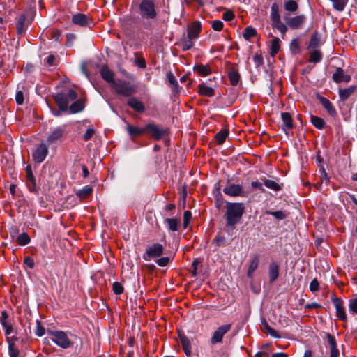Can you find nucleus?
Segmentation results:
<instances>
[{
  "label": "nucleus",
  "mask_w": 357,
  "mask_h": 357,
  "mask_svg": "<svg viewBox=\"0 0 357 357\" xmlns=\"http://www.w3.org/2000/svg\"><path fill=\"white\" fill-rule=\"evenodd\" d=\"M225 218L227 225L234 229L235 226L240 222L245 212V206L241 202H227Z\"/></svg>",
  "instance_id": "nucleus-1"
},
{
  "label": "nucleus",
  "mask_w": 357,
  "mask_h": 357,
  "mask_svg": "<svg viewBox=\"0 0 357 357\" xmlns=\"http://www.w3.org/2000/svg\"><path fill=\"white\" fill-rule=\"evenodd\" d=\"M47 333L50 335L52 341L62 349H68L73 346V342L68 335H71L70 333L63 331H48Z\"/></svg>",
  "instance_id": "nucleus-2"
},
{
  "label": "nucleus",
  "mask_w": 357,
  "mask_h": 357,
  "mask_svg": "<svg viewBox=\"0 0 357 357\" xmlns=\"http://www.w3.org/2000/svg\"><path fill=\"white\" fill-rule=\"evenodd\" d=\"M77 98V93L73 89H68L63 92L59 93L54 96L55 102L59 108L62 111L68 109L70 102L75 101Z\"/></svg>",
  "instance_id": "nucleus-3"
},
{
  "label": "nucleus",
  "mask_w": 357,
  "mask_h": 357,
  "mask_svg": "<svg viewBox=\"0 0 357 357\" xmlns=\"http://www.w3.org/2000/svg\"><path fill=\"white\" fill-rule=\"evenodd\" d=\"M271 20L273 28L278 30L281 33L282 38L284 39L288 28L287 26L281 21L278 5L276 3H273L271 5Z\"/></svg>",
  "instance_id": "nucleus-4"
},
{
  "label": "nucleus",
  "mask_w": 357,
  "mask_h": 357,
  "mask_svg": "<svg viewBox=\"0 0 357 357\" xmlns=\"http://www.w3.org/2000/svg\"><path fill=\"white\" fill-rule=\"evenodd\" d=\"M139 10L143 19L153 20L158 15L155 5L151 0H142L139 5Z\"/></svg>",
  "instance_id": "nucleus-5"
},
{
  "label": "nucleus",
  "mask_w": 357,
  "mask_h": 357,
  "mask_svg": "<svg viewBox=\"0 0 357 357\" xmlns=\"http://www.w3.org/2000/svg\"><path fill=\"white\" fill-rule=\"evenodd\" d=\"M112 88L116 93L124 97H129L136 91V87L133 84L123 79L116 80Z\"/></svg>",
  "instance_id": "nucleus-6"
},
{
  "label": "nucleus",
  "mask_w": 357,
  "mask_h": 357,
  "mask_svg": "<svg viewBox=\"0 0 357 357\" xmlns=\"http://www.w3.org/2000/svg\"><path fill=\"white\" fill-rule=\"evenodd\" d=\"M67 134L65 125L53 128L47 137V144L50 145L61 143L66 139Z\"/></svg>",
  "instance_id": "nucleus-7"
},
{
  "label": "nucleus",
  "mask_w": 357,
  "mask_h": 357,
  "mask_svg": "<svg viewBox=\"0 0 357 357\" xmlns=\"http://www.w3.org/2000/svg\"><path fill=\"white\" fill-rule=\"evenodd\" d=\"M49 153V145L45 143H40L36 146L32 151V158L36 163L43 162Z\"/></svg>",
  "instance_id": "nucleus-8"
},
{
  "label": "nucleus",
  "mask_w": 357,
  "mask_h": 357,
  "mask_svg": "<svg viewBox=\"0 0 357 357\" xmlns=\"http://www.w3.org/2000/svg\"><path fill=\"white\" fill-rule=\"evenodd\" d=\"M284 20L286 24L291 29H301L303 28V24L306 21V17L304 15H300L296 16H291L289 14H286L284 16Z\"/></svg>",
  "instance_id": "nucleus-9"
},
{
  "label": "nucleus",
  "mask_w": 357,
  "mask_h": 357,
  "mask_svg": "<svg viewBox=\"0 0 357 357\" xmlns=\"http://www.w3.org/2000/svg\"><path fill=\"white\" fill-rule=\"evenodd\" d=\"M164 252V247L160 243H153L149 246L143 255V259L145 261H149L153 258H157L160 257Z\"/></svg>",
  "instance_id": "nucleus-10"
},
{
  "label": "nucleus",
  "mask_w": 357,
  "mask_h": 357,
  "mask_svg": "<svg viewBox=\"0 0 357 357\" xmlns=\"http://www.w3.org/2000/svg\"><path fill=\"white\" fill-rule=\"evenodd\" d=\"M231 328V325L228 324L225 325L220 326L218 327L213 333L211 339V344H216L218 343H221L222 342V338L224 335L230 331Z\"/></svg>",
  "instance_id": "nucleus-11"
},
{
  "label": "nucleus",
  "mask_w": 357,
  "mask_h": 357,
  "mask_svg": "<svg viewBox=\"0 0 357 357\" xmlns=\"http://www.w3.org/2000/svg\"><path fill=\"white\" fill-rule=\"evenodd\" d=\"M223 192L230 197L244 196L243 187L238 184H229L223 188Z\"/></svg>",
  "instance_id": "nucleus-12"
},
{
  "label": "nucleus",
  "mask_w": 357,
  "mask_h": 357,
  "mask_svg": "<svg viewBox=\"0 0 357 357\" xmlns=\"http://www.w3.org/2000/svg\"><path fill=\"white\" fill-rule=\"evenodd\" d=\"M144 129L145 132H150L151 136L156 139H161L165 134V130L160 128L158 125L153 123L146 124Z\"/></svg>",
  "instance_id": "nucleus-13"
},
{
  "label": "nucleus",
  "mask_w": 357,
  "mask_h": 357,
  "mask_svg": "<svg viewBox=\"0 0 357 357\" xmlns=\"http://www.w3.org/2000/svg\"><path fill=\"white\" fill-rule=\"evenodd\" d=\"M335 308L336 315L339 319L342 321L347 320V316L343 306V301L335 296L331 298Z\"/></svg>",
  "instance_id": "nucleus-14"
},
{
  "label": "nucleus",
  "mask_w": 357,
  "mask_h": 357,
  "mask_svg": "<svg viewBox=\"0 0 357 357\" xmlns=\"http://www.w3.org/2000/svg\"><path fill=\"white\" fill-rule=\"evenodd\" d=\"M26 185L31 192L36 194L38 193V189L36 187V181L32 172L31 166L27 165L26 167Z\"/></svg>",
  "instance_id": "nucleus-15"
},
{
  "label": "nucleus",
  "mask_w": 357,
  "mask_h": 357,
  "mask_svg": "<svg viewBox=\"0 0 357 357\" xmlns=\"http://www.w3.org/2000/svg\"><path fill=\"white\" fill-rule=\"evenodd\" d=\"M333 79L336 83L349 82L351 80V76L344 73L341 68H337L333 75Z\"/></svg>",
  "instance_id": "nucleus-16"
},
{
  "label": "nucleus",
  "mask_w": 357,
  "mask_h": 357,
  "mask_svg": "<svg viewBox=\"0 0 357 357\" xmlns=\"http://www.w3.org/2000/svg\"><path fill=\"white\" fill-rule=\"evenodd\" d=\"M90 18L84 13H77L72 16L73 24L79 26H88Z\"/></svg>",
  "instance_id": "nucleus-17"
},
{
  "label": "nucleus",
  "mask_w": 357,
  "mask_h": 357,
  "mask_svg": "<svg viewBox=\"0 0 357 357\" xmlns=\"http://www.w3.org/2000/svg\"><path fill=\"white\" fill-rule=\"evenodd\" d=\"M6 340L8 344V353L10 357H18L20 355V351L15 344V342L17 340V337L15 336L8 337Z\"/></svg>",
  "instance_id": "nucleus-18"
},
{
  "label": "nucleus",
  "mask_w": 357,
  "mask_h": 357,
  "mask_svg": "<svg viewBox=\"0 0 357 357\" xmlns=\"http://www.w3.org/2000/svg\"><path fill=\"white\" fill-rule=\"evenodd\" d=\"M201 24L199 22H193L188 29V37L190 39H196L201 31Z\"/></svg>",
  "instance_id": "nucleus-19"
},
{
  "label": "nucleus",
  "mask_w": 357,
  "mask_h": 357,
  "mask_svg": "<svg viewBox=\"0 0 357 357\" xmlns=\"http://www.w3.org/2000/svg\"><path fill=\"white\" fill-rule=\"evenodd\" d=\"M100 74L102 78L108 83L114 84L116 80L114 79V73L112 70L109 69L107 66H102L100 69Z\"/></svg>",
  "instance_id": "nucleus-20"
},
{
  "label": "nucleus",
  "mask_w": 357,
  "mask_h": 357,
  "mask_svg": "<svg viewBox=\"0 0 357 357\" xmlns=\"http://www.w3.org/2000/svg\"><path fill=\"white\" fill-rule=\"evenodd\" d=\"M318 99L321 102V105L327 111V112L332 116H335L337 114L336 110L334 108L332 103L325 97L318 96Z\"/></svg>",
  "instance_id": "nucleus-21"
},
{
  "label": "nucleus",
  "mask_w": 357,
  "mask_h": 357,
  "mask_svg": "<svg viewBox=\"0 0 357 357\" xmlns=\"http://www.w3.org/2000/svg\"><path fill=\"white\" fill-rule=\"evenodd\" d=\"M178 337L185 354L189 356L191 354V342L190 340L185 334L181 333H178Z\"/></svg>",
  "instance_id": "nucleus-22"
},
{
  "label": "nucleus",
  "mask_w": 357,
  "mask_h": 357,
  "mask_svg": "<svg viewBox=\"0 0 357 357\" xmlns=\"http://www.w3.org/2000/svg\"><path fill=\"white\" fill-rule=\"evenodd\" d=\"M269 281L273 282L279 275V265L275 261L270 263L268 266Z\"/></svg>",
  "instance_id": "nucleus-23"
},
{
  "label": "nucleus",
  "mask_w": 357,
  "mask_h": 357,
  "mask_svg": "<svg viewBox=\"0 0 357 357\" xmlns=\"http://www.w3.org/2000/svg\"><path fill=\"white\" fill-rule=\"evenodd\" d=\"M128 105L138 112L144 111L145 107L142 102L139 101L135 97L130 98L128 100Z\"/></svg>",
  "instance_id": "nucleus-24"
},
{
  "label": "nucleus",
  "mask_w": 357,
  "mask_h": 357,
  "mask_svg": "<svg viewBox=\"0 0 357 357\" xmlns=\"http://www.w3.org/2000/svg\"><path fill=\"white\" fill-rule=\"evenodd\" d=\"M198 93L201 96L212 97L215 95V90L205 83H201L198 85Z\"/></svg>",
  "instance_id": "nucleus-25"
},
{
  "label": "nucleus",
  "mask_w": 357,
  "mask_h": 357,
  "mask_svg": "<svg viewBox=\"0 0 357 357\" xmlns=\"http://www.w3.org/2000/svg\"><path fill=\"white\" fill-rule=\"evenodd\" d=\"M327 340L328 343L331 347V354L330 357H338L339 356V350L337 348L336 341L335 337L329 333H327Z\"/></svg>",
  "instance_id": "nucleus-26"
},
{
  "label": "nucleus",
  "mask_w": 357,
  "mask_h": 357,
  "mask_svg": "<svg viewBox=\"0 0 357 357\" xmlns=\"http://www.w3.org/2000/svg\"><path fill=\"white\" fill-rule=\"evenodd\" d=\"M356 86H350L347 89H339L338 93L340 98L342 101H345L347 100L356 91Z\"/></svg>",
  "instance_id": "nucleus-27"
},
{
  "label": "nucleus",
  "mask_w": 357,
  "mask_h": 357,
  "mask_svg": "<svg viewBox=\"0 0 357 357\" xmlns=\"http://www.w3.org/2000/svg\"><path fill=\"white\" fill-rule=\"evenodd\" d=\"M259 263V257L257 255H255L250 261L248 270V277L252 278L253 273L257 268Z\"/></svg>",
  "instance_id": "nucleus-28"
},
{
  "label": "nucleus",
  "mask_w": 357,
  "mask_h": 357,
  "mask_svg": "<svg viewBox=\"0 0 357 357\" xmlns=\"http://www.w3.org/2000/svg\"><path fill=\"white\" fill-rule=\"evenodd\" d=\"M262 181L266 188L274 191H278L282 189V184H279L276 181L266 178H262Z\"/></svg>",
  "instance_id": "nucleus-29"
},
{
  "label": "nucleus",
  "mask_w": 357,
  "mask_h": 357,
  "mask_svg": "<svg viewBox=\"0 0 357 357\" xmlns=\"http://www.w3.org/2000/svg\"><path fill=\"white\" fill-rule=\"evenodd\" d=\"M194 70L201 76H207L211 73V70L208 65H196L194 67Z\"/></svg>",
  "instance_id": "nucleus-30"
},
{
  "label": "nucleus",
  "mask_w": 357,
  "mask_h": 357,
  "mask_svg": "<svg viewBox=\"0 0 357 357\" xmlns=\"http://www.w3.org/2000/svg\"><path fill=\"white\" fill-rule=\"evenodd\" d=\"M320 45H321L320 36L317 32H315L310 37L307 48L308 49L316 48V47H318Z\"/></svg>",
  "instance_id": "nucleus-31"
},
{
  "label": "nucleus",
  "mask_w": 357,
  "mask_h": 357,
  "mask_svg": "<svg viewBox=\"0 0 357 357\" xmlns=\"http://www.w3.org/2000/svg\"><path fill=\"white\" fill-rule=\"evenodd\" d=\"M127 131L130 135L132 137H135L137 135H142L145 133V129L141 128L137 126H133L132 125L128 124L127 126Z\"/></svg>",
  "instance_id": "nucleus-32"
},
{
  "label": "nucleus",
  "mask_w": 357,
  "mask_h": 357,
  "mask_svg": "<svg viewBox=\"0 0 357 357\" xmlns=\"http://www.w3.org/2000/svg\"><path fill=\"white\" fill-rule=\"evenodd\" d=\"M280 50V40L278 37H274L271 45V55L275 56Z\"/></svg>",
  "instance_id": "nucleus-33"
},
{
  "label": "nucleus",
  "mask_w": 357,
  "mask_h": 357,
  "mask_svg": "<svg viewBox=\"0 0 357 357\" xmlns=\"http://www.w3.org/2000/svg\"><path fill=\"white\" fill-rule=\"evenodd\" d=\"M261 329L264 333H268V335L273 337H280V335L278 334V333L275 330L272 328L266 321L262 323Z\"/></svg>",
  "instance_id": "nucleus-34"
},
{
  "label": "nucleus",
  "mask_w": 357,
  "mask_h": 357,
  "mask_svg": "<svg viewBox=\"0 0 357 357\" xmlns=\"http://www.w3.org/2000/svg\"><path fill=\"white\" fill-rule=\"evenodd\" d=\"M93 192V189L91 187L85 186L81 190H79L76 192V195L79 197L81 199H86L89 197Z\"/></svg>",
  "instance_id": "nucleus-35"
},
{
  "label": "nucleus",
  "mask_w": 357,
  "mask_h": 357,
  "mask_svg": "<svg viewBox=\"0 0 357 357\" xmlns=\"http://www.w3.org/2000/svg\"><path fill=\"white\" fill-rule=\"evenodd\" d=\"M281 117L284 124L285 127L288 129H292L294 127L293 121L291 116L288 112H282L281 114Z\"/></svg>",
  "instance_id": "nucleus-36"
},
{
  "label": "nucleus",
  "mask_w": 357,
  "mask_h": 357,
  "mask_svg": "<svg viewBox=\"0 0 357 357\" xmlns=\"http://www.w3.org/2000/svg\"><path fill=\"white\" fill-rule=\"evenodd\" d=\"M26 21V16L24 15H20L18 16L17 24H16V30L17 33L22 34L24 31V23Z\"/></svg>",
  "instance_id": "nucleus-37"
},
{
  "label": "nucleus",
  "mask_w": 357,
  "mask_h": 357,
  "mask_svg": "<svg viewBox=\"0 0 357 357\" xmlns=\"http://www.w3.org/2000/svg\"><path fill=\"white\" fill-rule=\"evenodd\" d=\"M311 123L316 128L319 130L323 129L326 126L324 120L317 116H311Z\"/></svg>",
  "instance_id": "nucleus-38"
},
{
  "label": "nucleus",
  "mask_w": 357,
  "mask_h": 357,
  "mask_svg": "<svg viewBox=\"0 0 357 357\" xmlns=\"http://www.w3.org/2000/svg\"><path fill=\"white\" fill-rule=\"evenodd\" d=\"M229 79L232 86H236L240 79V74L236 70H231L228 74Z\"/></svg>",
  "instance_id": "nucleus-39"
},
{
  "label": "nucleus",
  "mask_w": 357,
  "mask_h": 357,
  "mask_svg": "<svg viewBox=\"0 0 357 357\" xmlns=\"http://www.w3.org/2000/svg\"><path fill=\"white\" fill-rule=\"evenodd\" d=\"M68 108L70 113H77L83 110L84 104L81 100H75V102Z\"/></svg>",
  "instance_id": "nucleus-40"
},
{
  "label": "nucleus",
  "mask_w": 357,
  "mask_h": 357,
  "mask_svg": "<svg viewBox=\"0 0 357 357\" xmlns=\"http://www.w3.org/2000/svg\"><path fill=\"white\" fill-rule=\"evenodd\" d=\"M228 135H229V130L227 129H223V130H221L220 131H219L215 135V140L217 141V143L218 144H223L225 142V139H226L227 137L228 136Z\"/></svg>",
  "instance_id": "nucleus-41"
},
{
  "label": "nucleus",
  "mask_w": 357,
  "mask_h": 357,
  "mask_svg": "<svg viewBox=\"0 0 357 357\" xmlns=\"http://www.w3.org/2000/svg\"><path fill=\"white\" fill-rule=\"evenodd\" d=\"M333 3V8L337 11H342L347 5L348 0H329Z\"/></svg>",
  "instance_id": "nucleus-42"
},
{
  "label": "nucleus",
  "mask_w": 357,
  "mask_h": 357,
  "mask_svg": "<svg viewBox=\"0 0 357 357\" xmlns=\"http://www.w3.org/2000/svg\"><path fill=\"white\" fill-rule=\"evenodd\" d=\"M322 59V54L321 52L318 50H314L310 53L309 62L311 63H319Z\"/></svg>",
  "instance_id": "nucleus-43"
},
{
  "label": "nucleus",
  "mask_w": 357,
  "mask_h": 357,
  "mask_svg": "<svg viewBox=\"0 0 357 357\" xmlns=\"http://www.w3.org/2000/svg\"><path fill=\"white\" fill-rule=\"evenodd\" d=\"M284 9L289 12H296L298 9V5L294 0H288L284 3Z\"/></svg>",
  "instance_id": "nucleus-44"
},
{
  "label": "nucleus",
  "mask_w": 357,
  "mask_h": 357,
  "mask_svg": "<svg viewBox=\"0 0 357 357\" xmlns=\"http://www.w3.org/2000/svg\"><path fill=\"white\" fill-rule=\"evenodd\" d=\"M257 35V31L255 28L252 26H247L244 31L243 36L244 38L247 40H250L252 38Z\"/></svg>",
  "instance_id": "nucleus-45"
},
{
  "label": "nucleus",
  "mask_w": 357,
  "mask_h": 357,
  "mask_svg": "<svg viewBox=\"0 0 357 357\" xmlns=\"http://www.w3.org/2000/svg\"><path fill=\"white\" fill-rule=\"evenodd\" d=\"M165 222L167 224L169 230L176 231L178 229V221L176 218H167Z\"/></svg>",
  "instance_id": "nucleus-46"
},
{
  "label": "nucleus",
  "mask_w": 357,
  "mask_h": 357,
  "mask_svg": "<svg viewBox=\"0 0 357 357\" xmlns=\"http://www.w3.org/2000/svg\"><path fill=\"white\" fill-rule=\"evenodd\" d=\"M31 238L29 235L24 232L17 237V242L20 245H26L30 243Z\"/></svg>",
  "instance_id": "nucleus-47"
},
{
  "label": "nucleus",
  "mask_w": 357,
  "mask_h": 357,
  "mask_svg": "<svg viewBox=\"0 0 357 357\" xmlns=\"http://www.w3.org/2000/svg\"><path fill=\"white\" fill-rule=\"evenodd\" d=\"M266 213L274 216L278 220H284L288 215V213H287L285 211H267L266 212Z\"/></svg>",
  "instance_id": "nucleus-48"
},
{
  "label": "nucleus",
  "mask_w": 357,
  "mask_h": 357,
  "mask_svg": "<svg viewBox=\"0 0 357 357\" xmlns=\"http://www.w3.org/2000/svg\"><path fill=\"white\" fill-rule=\"evenodd\" d=\"M349 311L352 314H357V297L351 298L349 301Z\"/></svg>",
  "instance_id": "nucleus-49"
},
{
  "label": "nucleus",
  "mask_w": 357,
  "mask_h": 357,
  "mask_svg": "<svg viewBox=\"0 0 357 357\" xmlns=\"http://www.w3.org/2000/svg\"><path fill=\"white\" fill-rule=\"evenodd\" d=\"M226 239L225 236L218 234L213 240V243L215 244L217 247L223 246L225 245Z\"/></svg>",
  "instance_id": "nucleus-50"
},
{
  "label": "nucleus",
  "mask_w": 357,
  "mask_h": 357,
  "mask_svg": "<svg viewBox=\"0 0 357 357\" xmlns=\"http://www.w3.org/2000/svg\"><path fill=\"white\" fill-rule=\"evenodd\" d=\"M112 289L114 294H121L123 292L124 288L120 282H115L112 284Z\"/></svg>",
  "instance_id": "nucleus-51"
},
{
  "label": "nucleus",
  "mask_w": 357,
  "mask_h": 357,
  "mask_svg": "<svg viewBox=\"0 0 357 357\" xmlns=\"http://www.w3.org/2000/svg\"><path fill=\"white\" fill-rule=\"evenodd\" d=\"M167 77L168 79L169 83L174 86L175 88H177L178 86V84L177 82L176 78L174 75V74L172 72H169L167 75Z\"/></svg>",
  "instance_id": "nucleus-52"
},
{
  "label": "nucleus",
  "mask_w": 357,
  "mask_h": 357,
  "mask_svg": "<svg viewBox=\"0 0 357 357\" xmlns=\"http://www.w3.org/2000/svg\"><path fill=\"white\" fill-rule=\"evenodd\" d=\"M170 261L169 257H162L155 261L156 264L161 267L166 266Z\"/></svg>",
  "instance_id": "nucleus-53"
},
{
  "label": "nucleus",
  "mask_w": 357,
  "mask_h": 357,
  "mask_svg": "<svg viewBox=\"0 0 357 357\" xmlns=\"http://www.w3.org/2000/svg\"><path fill=\"white\" fill-rule=\"evenodd\" d=\"M319 289V283L318 280L315 278L312 280L310 284V290L312 292L317 291Z\"/></svg>",
  "instance_id": "nucleus-54"
},
{
  "label": "nucleus",
  "mask_w": 357,
  "mask_h": 357,
  "mask_svg": "<svg viewBox=\"0 0 357 357\" xmlns=\"http://www.w3.org/2000/svg\"><path fill=\"white\" fill-rule=\"evenodd\" d=\"M223 22L220 20H214L212 22V28L215 31H221L223 28Z\"/></svg>",
  "instance_id": "nucleus-55"
},
{
  "label": "nucleus",
  "mask_w": 357,
  "mask_h": 357,
  "mask_svg": "<svg viewBox=\"0 0 357 357\" xmlns=\"http://www.w3.org/2000/svg\"><path fill=\"white\" fill-rule=\"evenodd\" d=\"M234 13L232 11L227 10L223 13L222 18L225 21L230 22L234 20Z\"/></svg>",
  "instance_id": "nucleus-56"
},
{
  "label": "nucleus",
  "mask_w": 357,
  "mask_h": 357,
  "mask_svg": "<svg viewBox=\"0 0 357 357\" xmlns=\"http://www.w3.org/2000/svg\"><path fill=\"white\" fill-rule=\"evenodd\" d=\"M95 133V130L93 128H89L83 135L82 138L84 141H89L91 139Z\"/></svg>",
  "instance_id": "nucleus-57"
},
{
  "label": "nucleus",
  "mask_w": 357,
  "mask_h": 357,
  "mask_svg": "<svg viewBox=\"0 0 357 357\" xmlns=\"http://www.w3.org/2000/svg\"><path fill=\"white\" fill-rule=\"evenodd\" d=\"M192 40L188 38V39L183 41L182 48L184 51L190 50L193 46Z\"/></svg>",
  "instance_id": "nucleus-58"
},
{
  "label": "nucleus",
  "mask_w": 357,
  "mask_h": 357,
  "mask_svg": "<svg viewBox=\"0 0 357 357\" xmlns=\"http://www.w3.org/2000/svg\"><path fill=\"white\" fill-rule=\"evenodd\" d=\"M15 100L17 105H22L24 103V93L22 91H18L15 95Z\"/></svg>",
  "instance_id": "nucleus-59"
},
{
  "label": "nucleus",
  "mask_w": 357,
  "mask_h": 357,
  "mask_svg": "<svg viewBox=\"0 0 357 357\" xmlns=\"http://www.w3.org/2000/svg\"><path fill=\"white\" fill-rule=\"evenodd\" d=\"M45 333V328L40 324V322L37 321V327L36 334L38 337H42Z\"/></svg>",
  "instance_id": "nucleus-60"
},
{
  "label": "nucleus",
  "mask_w": 357,
  "mask_h": 357,
  "mask_svg": "<svg viewBox=\"0 0 357 357\" xmlns=\"http://www.w3.org/2000/svg\"><path fill=\"white\" fill-rule=\"evenodd\" d=\"M24 264L27 266L29 268H34V261H33V259L32 257L28 256V257H26L24 259Z\"/></svg>",
  "instance_id": "nucleus-61"
},
{
  "label": "nucleus",
  "mask_w": 357,
  "mask_h": 357,
  "mask_svg": "<svg viewBox=\"0 0 357 357\" xmlns=\"http://www.w3.org/2000/svg\"><path fill=\"white\" fill-rule=\"evenodd\" d=\"M8 317V314L6 311H3L1 312V316L0 317V322L2 325V326H4L5 325L8 324L7 319Z\"/></svg>",
  "instance_id": "nucleus-62"
},
{
  "label": "nucleus",
  "mask_w": 357,
  "mask_h": 357,
  "mask_svg": "<svg viewBox=\"0 0 357 357\" xmlns=\"http://www.w3.org/2000/svg\"><path fill=\"white\" fill-rule=\"evenodd\" d=\"M191 216H192V214L190 213V211H185L184 212V214H183V218H184V227H186L187 225L188 224L190 218H191Z\"/></svg>",
  "instance_id": "nucleus-63"
},
{
  "label": "nucleus",
  "mask_w": 357,
  "mask_h": 357,
  "mask_svg": "<svg viewBox=\"0 0 357 357\" xmlns=\"http://www.w3.org/2000/svg\"><path fill=\"white\" fill-rule=\"evenodd\" d=\"M299 43L297 39L294 38L291 40L290 43V48L292 51L298 50H299Z\"/></svg>",
  "instance_id": "nucleus-64"
}]
</instances>
